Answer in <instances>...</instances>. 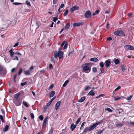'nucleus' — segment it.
Wrapping results in <instances>:
<instances>
[{
    "instance_id": "obj_34",
    "label": "nucleus",
    "mask_w": 134,
    "mask_h": 134,
    "mask_svg": "<svg viewBox=\"0 0 134 134\" xmlns=\"http://www.w3.org/2000/svg\"><path fill=\"white\" fill-rule=\"evenodd\" d=\"M99 66L101 68H103L104 66V63L103 62H101L99 63Z\"/></svg>"
},
{
    "instance_id": "obj_48",
    "label": "nucleus",
    "mask_w": 134,
    "mask_h": 134,
    "mask_svg": "<svg viewBox=\"0 0 134 134\" xmlns=\"http://www.w3.org/2000/svg\"><path fill=\"white\" fill-rule=\"evenodd\" d=\"M53 68V65L52 64H49V68L50 69H52Z\"/></svg>"
},
{
    "instance_id": "obj_36",
    "label": "nucleus",
    "mask_w": 134,
    "mask_h": 134,
    "mask_svg": "<svg viewBox=\"0 0 134 134\" xmlns=\"http://www.w3.org/2000/svg\"><path fill=\"white\" fill-rule=\"evenodd\" d=\"M25 3L26 4L28 5L29 6H31V4L30 2L28 1H26L25 2Z\"/></svg>"
},
{
    "instance_id": "obj_24",
    "label": "nucleus",
    "mask_w": 134,
    "mask_h": 134,
    "mask_svg": "<svg viewBox=\"0 0 134 134\" xmlns=\"http://www.w3.org/2000/svg\"><path fill=\"white\" fill-rule=\"evenodd\" d=\"M90 61L92 62H97L98 60V59L96 58H91L90 59Z\"/></svg>"
},
{
    "instance_id": "obj_38",
    "label": "nucleus",
    "mask_w": 134,
    "mask_h": 134,
    "mask_svg": "<svg viewBox=\"0 0 134 134\" xmlns=\"http://www.w3.org/2000/svg\"><path fill=\"white\" fill-rule=\"evenodd\" d=\"M123 124L122 123H117L116 124L117 126H121L123 125Z\"/></svg>"
},
{
    "instance_id": "obj_55",
    "label": "nucleus",
    "mask_w": 134,
    "mask_h": 134,
    "mask_svg": "<svg viewBox=\"0 0 134 134\" xmlns=\"http://www.w3.org/2000/svg\"><path fill=\"white\" fill-rule=\"evenodd\" d=\"M56 96L54 97L51 100H50V102H51V103H52V101H53V100H54L55 99V98H56Z\"/></svg>"
},
{
    "instance_id": "obj_2",
    "label": "nucleus",
    "mask_w": 134,
    "mask_h": 134,
    "mask_svg": "<svg viewBox=\"0 0 134 134\" xmlns=\"http://www.w3.org/2000/svg\"><path fill=\"white\" fill-rule=\"evenodd\" d=\"M88 65V63H86L83 64L81 66L83 71L86 73L89 72L91 71V67L89 66Z\"/></svg>"
},
{
    "instance_id": "obj_57",
    "label": "nucleus",
    "mask_w": 134,
    "mask_h": 134,
    "mask_svg": "<svg viewBox=\"0 0 134 134\" xmlns=\"http://www.w3.org/2000/svg\"><path fill=\"white\" fill-rule=\"evenodd\" d=\"M48 107H47V106H46L45 107H44V111H46L47 108H48Z\"/></svg>"
},
{
    "instance_id": "obj_23",
    "label": "nucleus",
    "mask_w": 134,
    "mask_h": 134,
    "mask_svg": "<svg viewBox=\"0 0 134 134\" xmlns=\"http://www.w3.org/2000/svg\"><path fill=\"white\" fill-rule=\"evenodd\" d=\"M88 95L91 96H93L94 95L95 93L93 92V90H91L88 93Z\"/></svg>"
},
{
    "instance_id": "obj_41",
    "label": "nucleus",
    "mask_w": 134,
    "mask_h": 134,
    "mask_svg": "<svg viewBox=\"0 0 134 134\" xmlns=\"http://www.w3.org/2000/svg\"><path fill=\"white\" fill-rule=\"evenodd\" d=\"M92 71L94 72H96L97 71V69L96 68L94 67L93 68Z\"/></svg>"
},
{
    "instance_id": "obj_40",
    "label": "nucleus",
    "mask_w": 134,
    "mask_h": 134,
    "mask_svg": "<svg viewBox=\"0 0 134 134\" xmlns=\"http://www.w3.org/2000/svg\"><path fill=\"white\" fill-rule=\"evenodd\" d=\"M53 130L51 129L49 130L48 134H53Z\"/></svg>"
},
{
    "instance_id": "obj_20",
    "label": "nucleus",
    "mask_w": 134,
    "mask_h": 134,
    "mask_svg": "<svg viewBox=\"0 0 134 134\" xmlns=\"http://www.w3.org/2000/svg\"><path fill=\"white\" fill-rule=\"evenodd\" d=\"M9 128V126L8 125H5V127L3 129V131L4 132H6L8 131V129Z\"/></svg>"
},
{
    "instance_id": "obj_7",
    "label": "nucleus",
    "mask_w": 134,
    "mask_h": 134,
    "mask_svg": "<svg viewBox=\"0 0 134 134\" xmlns=\"http://www.w3.org/2000/svg\"><path fill=\"white\" fill-rule=\"evenodd\" d=\"M91 16V13L89 10L87 11L85 14V16L87 18H89Z\"/></svg>"
},
{
    "instance_id": "obj_33",
    "label": "nucleus",
    "mask_w": 134,
    "mask_h": 134,
    "mask_svg": "<svg viewBox=\"0 0 134 134\" xmlns=\"http://www.w3.org/2000/svg\"><path fill=\"white\" fill-rule=\"evenodd\" d=\"M68 12V9H66L65 12H64L63 13V15L64 16H66L67 15Z\"/></svg>"
},
{
    "instance_id": "obj_43",
    "label": "nucleus",
    "mask_w": 134,
    "mask_h": 134,
    "mask_svg": "<svg viewBox=\"0 0 134 134\" xmlns=\"http://www.w3.org/2000/svg\"><path fill=\"white\" fill-rule=\"evenodd\" d=\"M17 74H16L14 76V82H15L16 81V78Z\"/></svg>"
},
{
    "instance_id": "obj_58",
    "label": "nucleus",
    "mask_w": 134,
    "mask_h": 134,
    "mask_svg": "<svg viewBox=\"0 0 134 134\" xmlns=\"http://www.w3.org/2000/svg\"><path fill=\"white\" fill-rule=\"evenodd\" d=\"M99 11L98 10H96L95 12V13L96 14H98L99 13Z\"/></svg>"
},
{
    "instance_id": "obj_62",
    "label": "nucleus",
    "mask_w": 134,
    "mask_h": 134,
    "mask_svg": "<svg viewBox=\"0 0 134 134\" xmlns=\"http://www.w3.org/2000/svg\"><path fill=\"white\" fill-rule=\"evenodd\" d=\"M51 103H51V102L50 101L49 102L47 103V105L46 106L48 107V106H49L51 104Z\"/></svg>"
},
{
    "instance_id": "obj_14",
    "label": "nucleus",
    "mask_w": 134,
    "mask_h": 134,
    "mask_svg": "<svg viewBox=\"0 0 134 134\" xmlns=\"http://www.w3.org/2000/svg\"><path fill=\"white\" fill-rule=\"evenodd\" d=\"M83 24V23H74L73 24V26H78L80 25Z\"/></svg>"
},
{
    "instance_id": "obj_25",
    "label": "nucleus",
    "mask_w": 134,
    "mask_h": 134,
    "mask_svg": "<svg viewBox=\"0 0 134 134\" xmlns=\"http://www.w3.org/2000/svg\"><path fill=\"white\" fill-rule=\"evenodd\" d=\"M24 73L26 75H30V73L29 70H26L24 72Z\"/></svg>"
},
{
    "instance_id": "obj_27",
    "label": "nucleus",
    "mask_w": 134,
    "mask_h": 134,
    "mask_svg": "<svg viewBox=\"0 0 134 134\" xmlns=\"http://www.w3.org/2000/svg\"><path fill=\"white\" fill-rule=\"evenodd\" d=\"M23 71V69L21 68H20L18 72V75H20L21 74Z\"/></svg>"
},
{
    "instance_id": "obj_4",
    "label": "nucleus",
    "mask_w": 134,
    "mask_h": 134,
    "mask_svg": "<svg viewBox=\"0 0 134 134\" xmlns=\"http://www.w3.org/2000/svg\"><path fill=\"white\" fill-rule=\"evenodd\" d=\"M10 56L12 57H13V55L14 54H18L20 55H21L22 54L21 53H20L19 52H16V53H14V52H13V49H11L9 51Z\"/></svg>"
},
{
    "instance_id": "obj_61",
    "label": "nucleus",
    "mask_w": 134,
    "mask_h": 134,
    "mask_svg": "<svg viewBox=\"0 0 134 134\" xmlns=\"http://www.w3.org/2000/svg\"><path fill=\"white\" fill-rule=\"evenodd\" d=\"M89 88V87L87 86L85 87V91H87V90H88V89Z\"/></svg>"
},
{
    "instance_id": "obj_8",
    "label": "nucleus",
    "mask_w": 134,
    "mask_h": 134,
    "mask_svg": "<svg viewBox=\"0 0 134 134\" xmlns=\"http://www.w3.org/2000/svg\"><path fill=\"white\" fill-rule=\"evenodd\" d=\"M14 103L16 106H19L21 104V102L20 99L15 100L14 101Z\"/></svg>"
},
{
    "instance_id": "obj_1",
    "label": "nucleus",
    "mask_w": 134,
    "mask_h": 134,
    "mask_svg": "<svg viewBox=\"0 0 134 134\" xmlns=\"http://www.w3.org/2000/svg\"><path fill=\"white\" fill-rule=\"evenodd\" d=\"M59 50L58 52L56 51L54 52V56L55 58L58 57L59 59H60L63 58L64 53L63 51H60L62 49L61 48H59Z\"/></svg>"
},
{
    "instance_id": "obj_31",
    "label": "nucleus",
    "mask_w": 134,
    "mask_h": 134,
    "mask_svg": "<svg viewBox=\"0 0 134 134\" xmlns=\"http://www.w3.org/2000/svg\"><path fill=\"white\" fill-rule=\"evenodd\" d=\"M23 105L26 107H28V106L27 105V102H26L23 101Z\"/></svg>"
},
{
    "instance_id": "obj_5",
    "label": "nucleus",
    "mask_w": 134,
    "mask_h": 134,
    "mask_svg": "<svg viewBox=\"0 0 134 134\" xmlns=\"http://www.w3.org/2000/svg\"><path fill=\"white\" fill-rule=\"evenodd\" d=\"M124 47L125 49V50H133L134 49V47L133 46L128 45L124 46Z\"/></svg>"
},
{
    "instance_id": "obj_37",
    "label": "nucleus",
    "mask_w": 134,
    "mask_h": 134,
    "mask_svg": "<svg viewBox=\"0 0 134 134\" xmlns=\"http://www.w3.org/2000/svg\"><path fill=\"white\" fill-rule=\"evenodd\" d=\"M0 119L1 120L2 122H4V120L3 117L2 115H0Z\"/></svg>"
},
{
    "instance_id": "obj_46",
    "label": "nucleus",
    "mask_w": 134,
    "mask_h": 134,
    "mask_svg": "<svg viewBox=\"0 0 134 134\" xmlns=\"http://www.w3.org/2000/svg\"><path fill=\"white\" fill-rule=\"evenodd\" d=\"M13 4L15 5L22 4V3L18 2H13Z\"/></svg>"
},
{
    "instance_id": "obj_39",
    "label": "nucleus",
    "mask_w": 134,
    "mask_h": 134,
    "mask_svg": "<svg viewBox=\"0 0 134 134\" xmlns=\"http://www.w3.org/2000/svg\"><path fill=\"white\" fill-rule=\"evenodd\" d=\"M30 115L31 118L32 119H34V116L33 113H31L30 114Z\"/></svg>"
},
{
    "instance_id": "obj_45",
    "label": "nucleus",
    "mask_w": 134,
    "mask_h": 134,
    "mask_svg": "<svg viewBox=\"0 0 134 134\" xmlns=\"http://www.w3.org/2000/svg\"><path fill=\"white\" fill-rule=\"evenodd\" d=\"M57 19H58V18L57 17H54L53 18V21L55 22L57 20Z\"/></svg>"
},
{
    "instance_id": "obj_59",
    "label": "nucleus",
    "mask_w": 134,
    "mask_h": 134,
    "mask_svg": "<svg viewBox=\"0 0 134 134\" xmlns=\"http://www.w3.org/2000/svg\"><path fill=\"white\" fill-rule=\"evenodd\" d=\"M13 59L14 60H18V58L17 56L15 57Z\"/></svg>"
},
{
    "instance_id": "obj_17",
    "label": "nucleus",
    "mask_w": 134,
    "mask_h": 134,
    "mask_svg": "<svg viewBox=\"0 0 134 134\" xmlns=\"http://www.w3.org/2000/svg\"><path fill=\"white\" fill-rule=\"evenodd\" d=\"M96 127L94 124V123L92 125H91L89 127L91 131L94 129Z\"/></svg>"
},
{
    "instance_id": "obj_60",
    "label": "nucleus",
    "mask_w": 134,
    "mask_h": 134,
    "mask_svg": "<svg viewBox=\"0 0 134 134\" xmlns=\"http://www.w3.org/2000/svg\"><path fill=\"white\" fill-rule=\"evenodd\" d=\"M19 43L17 42L16 43L14 46V47H15L17 46L19 44Z\"/></svg>"
},
{
    "instance_id": "obj_50",
    "label": "nucleus",
    "mask_w": 134,
    "mask_h": 134,
    "mask_svg": "<svg viewBox=\"0 0 134 134\" xmlns=\"http://www.w3.org/2000/svg\"><path fill=\"white\" fill-rule=\"evenodd\" d=\"M100 70H101V72L99 73V74H102L104 73V71L103 69H102H102H101Z\"/></svg>"
},
{
    "instance_id": "obj_19",
    "label": "nucleus",
    "mask_w": 134,
    "mask_h": 134,
    "mask_svg": "<svg viewBox=\"0 0 134 134\" xmlns=\"http://www.w3.org/2000/svg\"><path fill=\"white\" fill-rule=\"evenodd\" d=\"M70 23H67L64 27L65 29V30H67L69 28V27L70 26Z\"/></svg>"
},
{
    "instance_id": "obj_54",
    "label": "nucleus",
    "mask_w": 134,
    "mask_h": 134,
    "mask_svg": "<svg viewBox=\"0 0 134 134\" xmlns=\"http://www.w3.org/2000/svg\"><path fill=\"white\" fill-rule=\"evenodd\" d=\"M132 96L131 95L130 96L128 97L127 99L128 100H130L131 98H132Z\"/></svg>"
},
{
    "instance_id": "obj_21",
    "label": "nucleus",
    "mask_w": 134,
    "mask_h": 134,
    "mask_svg": "<svg viewBox=\"0 0 134 134\" xmlns=\"http://www.w3.org/2000/svg\"><path fill=\"white\" fill-rule=\"evenodd\" d=\"M114 61L115 64L116 65L120 63V60L118 59H114Z\"/></svg>"
},
{
    "instance_id": "obj_26",
    "label": "nucleus",
    "mask_w": 134,
    "mask_h": 134,
    "mask_svg": "<svg viewBox=\"0 0 134 134\" xmlns=\"http://www.w3.org/2000/svg\"><path fill=\"white\" fill-rule=\"evenodd\" d=\"M122 98H124V97L123 96H122V97H114V100L116 101L120 99H121Z\"/></svg>"
},
{
    "instance_id": "obj_64",
    "label": "nucleus",
    "mask_w": 134,
    "mask_h": 134,
    "mask_svg": "<svg viewBox=\"0 0 134 134\" xmlns=\"http://www.w3.org/2000/svg\"><path fill=\"white\" fill-rule=\"evenodd\" d=\"M51 62H54V59L52 57L51 59Z\"/></svg>"
},
{
    "instance_id": "obj_16",
    "label": "nucleus",
    "mask_w": 134,
    "mask_h": 134,
    "mask_svg": "<svg viewBox=\"0 0 134 134\" xmlns=\"http://www.w3.org/2000/svg\"><path fill=\"white\" fill-rule=\"evenodd\" d=\"M48 118V117L47 116L44 119L42 123L43 126H46L47 121V120Z\"/></svg>"
},
{
    "instance_id": "obj_32",
    "label": "nucleus",
    "mask_w": 134,
    "mask_h": 134,
    "mask_svg": "<svg viewBox=\"0 0 134 134\" xmlns=\"http://www.w3.org/2000/svg\"><path fill=\"white\" fill-rule=\"evenodd\" d=\"M81 118H79L75 122L76 125L77 124L79 123L80 122V121L81 120Z\"/></svg>"
},
{
    "instance_id": "obj_10",
    "label": "nucleus",
    "mask_w": 134,
    "mask_h": 134,
    "mask_svg": "<svg viewBox=\"0 0 134 134\" xmlns=\"http://www.w3.org/2000/svg\"><path fill=\"white\" fill-rule=\"evenodd\" d=\"M3 72L4 74H5L6 73L5 69L4 68L3 66L1 65H0V72Z\"/></svg>"
},
{
    "instance_id": "obj_44",
    "label": "nucleus",
    "mask_w": 134,
    "mask_h": 134,
    "mask_svg": "<svg viewBox=\"0 0 134 134\" xmlns=\"http://www.w3.org/2000/svg\"><path fill=\"white\" fill-rule=\"evenodd\" d=\"M39 119L40 120H43V117L42 115H40L39 116Z\"/></svg>"
},
{
    "instance_id": "obj_42",
    "label": "nucleus",
    "mask_w": 134,
    "mask_h": 134,
    "mask_svg": "<svg viewBox=\"0 0 134 134\" xmlns=\"http://www.w3.org/2000/svg\"><path fill=\"white\" fill-rule=\"evenodd\" d=\"M27 84V82H25L23 83H21V85L22 86H23L25 85H26Z\"/></svg>"
},
{
    "instance_id": "obj_63",
    "label": "nucleus",
    "mask_w": 134,
    "mask_h": 134,
    "mask_svg": "<svg viewBox=\"0 0 134 134\" xmlns=\"http://www.w3.org/2000/svg\"><path fill=\"white\" fill-rule=\"evenodd\" d=\"M15 70V68H13L12 69L11 72L12 73Z\"/></svg>"
},
{
    "instance_id": "obj_53",
    "label": "nucleus",
    "mask_w": 134,
    "mask_h": 134,
    "mask_svg": "<svg viewBox=\"0 0 134 134\" xmlns=\"http://www.w3.org/2000/svg\"><path fill=\"white\" fill-rule=\"evenodd\" d=\"M54 87V85L53 84H52L49 87V89H52V88H53V87Z\"/></svg>"
},
{
    "instance_id": "obj_13",
    "label": "nucleus",
    "mask_w": 134,
    "mask_h": 134,
    "mask_svg": "<svg viewBox=\"0 0 134 134\" xmlns=\"http://www.w3.org/2000/svg\"><path fill=\"white\" fill-rule=\"evenodd\" d=\"M61 103V101H59L57 102L55 105V109L56 110H57L58 109L59 106Z\"/></svg>"
},
{
    "instance_id": "obj_29",
    "label": "nucleus",
    "mask_w": 134,
    "mask_h": 134,
    "mask_svg": "<svg viewBox=\"0 0 134 134\" xmlns=\"http://www.w3.org/2000/svg\"><path fill=\"white\" fill-rule=\"evenodd\" d=\"M68 82L69 81L68 80H67L63 84V87H64L67 84V83H68Z\"/></svg>"
},
{
    "instance_id": "obj_3",
    "label": "nucleus",
    "mask_w": 134,
    "mask_h": 134,
    "mask_svg": "<svg viewBox=\"0 0 134 134\" xmlns=\"http://www.w3.org/2000/svg\"><path fill=\"white\" fill-rule=\"evenodd\" d=\"M114 34L117 36H125L124 32L121 30H117L116 31L114 32Z\"/></svg>"
},
{
    "instance_id": "obj_52",
    "label": "nucleus",
    "mask_w": 134,
    "mask_h": 134,
    "mask_svg": "<svg viewBox=\"0 0 134 134\" xmlns=\"http://www.w3.org/2000/svg\"><path fill=\"white\" fill-rule=\"evenodd\" d=\"M64 4H61L60 6V7H59V8H62L64 7Z\"/></svg>"
},
{
    "instance_id": "obj_15",
    "label": "nucleus",
    "mask_w": 134,
    "mask_h": 134,
    "mask_svg": "<svg viewBox=\"0 0 134 134\" xmlns=\"http://www.w3.org/2000/svg\"><path fill=\"white\" fill-rule=\"evenodd\" d=\"M55 92L54 91H52L49 93V97H52L55 94Z\"/></svg>"
},
{
    "instance_id": "obj_6",
    "label": "nucleus",
    "mask_w": 134,
    "mask_h": 134,
    "mask_svg": "<svg viewBox=\"0 0 134 134\" xmlns=\"http://www.w3.org/2000/svg\"><path fill=\"white\" fill-rule=\"evenodd\" d=\"M79 7L76 5H75L70 8V11L71 13H73L75 10H78Z\"/></svg>"
},
{
    "instance_id": "obj_22",
    "label": "nucleus",
    "mask_w": 134,
    "mask_h": 134,
    "mask_svg": "<svg viewBox=\"0 0 134 134\" xmlns=\"http://www.w3.org/2000/svg\"><path fill=\"white\" fill-rule=\"evenodd\" d=\"M88 131H91V130L90 129L89 127H86L85 129H84V130L83 131V132L84 133V132H86Z\"/></svg>"
},
{
    "instance_id": "obj_12",
    "label": "nucleus",
    "mask_w": 134,
    "mask_h": 134,
    "mask_svg": "<svg viewBox=\"0 0 134 134\" xmlns=\"http://www.w3.org/2000/svg\"><path fill=\"white\" fill-rule=\"evenodd\" d=\"M20 95V92H18L16 94H14V96L15 100H17L19 99V97Z\"/></svg>"
},
{
    "instance_id": "obj_18",
    "label": "nucleus",
    "mask_w": 134,
    "mask_h": 134,
    "mask_svg": "<svg viewBox=\"0 0 134 134\" xmlns=\"http://www.w3.org/2000/svg\"><path fill=\"white\" fill-rule=\"evenodd\" d=\"M85 99L86 97H82L78 100V102L80 103L82 102L85 100Z\"/></svg>"
},
{
    "instance_id": "obj_30",
    "label": "nucleus",
    "mask_w": 134,
    "mask_h": 134,
    "mask_svg": "<svg viewBox=\"0 0 134 134\" xmlns=\"http://www.w3.org/2000/svg\"><path fill=\"white\" fill-rule=\"evenodd\" d=\"M58 0H53V4H56L55 6H56L58 5V4H57Z\"/></svg>"
},
{
    "instance_id": "obj_11",
    "label": "nucleus",
    "mask_w": 134,
    "mask_h": 134,
    "mask_svg": "<svg viewBox=\"0 0 134 134\" xmlns=\"http://www.w3.org/2000/svg\"><path fill=\"white\" fill-rule=\"evenodd\" d=\"M77 125L72 123L71 124L70 129L72 131H73L76 127Z\"/></svg>"
},
{
    "instance_id": "obj_51",
    "label": "nucleus",
    "mask_w": 134,
    "mask_h": 134,
    "mask_svg": "<svg viewBox=\"0 0 134 134\" xmlns=\"http://www.w3.org/2000/svg\"><path fill=\"white\" fill-rule=\"evenodd\" d=\"M121 88V87L120 86H119L117 87L115 90L114 91H116L120 89Z\"/></svg>"
},
{
    "instance_id": "obj_47",
    "label": "nucleus",
    "mask_w": 134,
    "mask_h": 134,
    "mask_svg": "<svg viewBox=\"0 0 134 134\" xmlns=\"http://www.w3.org/2000/svg\"><path fill=\"white\" fill-rule=\"evenodd\" d=\"M121 69L123 71H124L126 70L125 68L123 66H121Z\"/></svg>"
},
{
    "instance_id": "obj_28",
    "label": "nucleus",
    "mask_w": 134,
    "mask_h": 134,
    "mask_svg": "<svg viewBox=\"0 0 134 134\" xmlns=\"http://www.w3.org/2000/svg\"><path fill=\"white\" fill-rule=\"evenodd\" d=\"M105 111L107 110L109 112H112L113 111V110L111 109L110 108H106L105 109Z\"/></svg>"
},
{
    "instance_id": "obj_9",
    "label": "nucleus",
    "mask_w": 134,
    "mask_h": 134,
    "mask_svg": "<svg viewBox=\"0 0 134 134\" xmlns=\"http://www.w3.org/2000/svg\"><path fill=\"white\" fill-rule=\"evenodd\" d=\"M111 63V62L109 60H105V67L107 68L108 67Z\"/></svg>"
},
{
    "instance_id": "obj_35",
    "label": "nucleus",
    "mask_w": 134,
    "mask_h": 134,
    "mask_svg": "<svg viewBox=\"0 0 134 134\" xmlns=\"http://www.w3.org/2000/svg\"><path fill=\"white\" fill-rule=\"evenodd\" d=\"M102 122V120H101L100 121H99L97 122L96 123H94V124L96 125V126H97L98 125H99L100 124L101 122Z\"/></svg>"
},
{
    "instance_id": "obj_56",
    "label": "nucleus",
    "mask_w": 134,
    "mask_h": 134,
    "mask_svg": "<svg viewBox=\"0 0 134 134\" xmlns=\"http://www.w3.org/2000/svg\"><path fill=\"white\" fill-rule=\"evenodd\" d=\"M112 40V38L110 37L108 38L107 39V41H110V40Z\"/></svg>"
},
{
    "instance_id": "obj_49",
    "label": "nucleus",
    "mask_w": 134,
    "mask_h": 134,
    "mask_svg": "<svg viewBox=\"0 0 134 134\" xmlns=\"http://www.w3.org/2000/svg\"><path fill=\"white\" fill-rule=\"evenodd\" d=\"M104 130L102 129L101 130H100V131H98V132L97 133V134H100Z\"/></svg>"
}]
</instances>
